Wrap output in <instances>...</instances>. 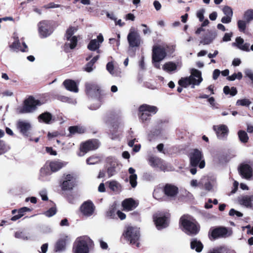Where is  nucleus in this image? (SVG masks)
Here are the masks:
<instances>
[{"label": "nucleus", "instance_id": "f257e3e1", "mask_svg": "<svg viewBox=\"0 0 253 253\" xmlns=\"http://www.w3.org/2000/svg\"><path fill=\"white\" fill-rule=\"evenodd\" d=\"M191 75L189 77L182 78L178 81V84L182 87H186L191 85L192 88H194L195 85H199L203 81L201 72L197 69H191L190 70Z\"/></svg>", "mask_w": 253, "mask_h": 253}, {"label": "nucleus", "instance_id": "f03ea898", "mask_svg": "<svg viewBox=\"0 0 253 253\" xmlns=\"http://www.w3.org/2000/svg\"><path fill=\"white\" fill-rule=\"evenodd\" d=\"M180 224L182 230L188 235H195L199 231V227L197 225L196 221L189 215L182 216L180 218Z\"/></svg>", "mask_w": 253, "mask_h": 253}, {"label": "nucleus", "instance_id": "7ed1b4c3", "mask_svg": "<svg viewBox=\"0 0 253 253\" xmlns=\"http://www.w3.org/2000/svg\"><path fill=\"white\" fill-rule=\"evenodd\" d=\"M167 56L165 48L160 45H154L152 49V62L153 66L157 69H161L160 62Z\"/></svg>", "mask_w": 253, "mask_h": 253}, {"label": "nucleus", "instance_id": "20e7f679", "mask_svg": "<svg viewBox=\"0 0 253 253\" xmlns=\"http://www.w3.org/2000/svg\"><path fill=\"white\" fill-rule=\"evenodd\" d=\"M42 103L40 100L35 99L32 96H30L25 100L23 107L17 108V112L20 114L31 113L35 111L38 106H41Z\"/></svg>", "mask_w": 253, "mask_h": 253}, {"label": "nucleus", "instance_id": "39448f33", "mask_svg": "<svg viewBox=\"0 0 253 253\" xmlns=\"http://www.w3.org/2000/svg\"><path fill=\"white\" fill-rule=\"evenodd\" d=\"M158 109L157 107L147 104H143L139 108V116L142 121H146L150 119L152 115L155 114Z\"/></svg>", "mask_w": 253, "mask_h": 253}, {"label": "nucleus", "instance_id": "423d86ee", "mask_svg": "<svg viewBox=\"0 0 253 253\" xmlns=\"http://www.w3.org/2000/svg\"><path fill=\"white\" fill-rule=\"evenodd\" d=\"M191 165L193 167L198 166L200 169L205 167L204 156L201 151L197 149L192 150L190 153Z\"/></svg>", "mask_w": 253, "mask_h": 253}, {"label": "nucleus", "instance_id": "0eeeda50", "mask_svg": "<svg viewBox=\"0 0 253 253\" xmlns=\"http://www.w3.org/2000/svg\"><path fill=\"white\" fill-rule=\"evenodd\" d=\"M124 235L126 240L132 244H136L138 247L139 243L137 241L139 238V231L137 228L133 227H127L125 230Z\"/></svg>", "mask_w": 253, "mask_h": 253}, {"label": "nucleus", "instance_id": "6e6552de", "mask_svg": "<svg viewBox=\"0 0 253 253\" xmlns=\"http://www.w3.org/2000/svg\"><path fill=\"white\" fill-rule=\"evenodd\" d=\"M91 243L90 239L87 236H83L77 239V246L75 253H88V245Z\"/></svg>", "mask_w": 253, "mask_h": 253}, {"label": "nucleus", "instance_id": "1a4fd4ad", "mask_svg": "<svg viewBox=\"0 0 253 253\" xmlns=\"http://www.w3.org/2000/svg\"><path fill=\"white\" fill-rule=\"evenodd\" d=\"M76 31L77 29L75 27H70L67 30L65 37L69 42H66L65 44L66 50H67L68 47L70 49H74L76 46L77 38L76 36H72Z\"/></svg>", "mask_w": 253, "mask_h": 253}, {"label": "nucleus", "instance_id": "9d476101", "mask_svg": "<svg viewBox=\"0 0 253 253\" xmlns=\"http://www.w3.org/2000/svg\"><path fill=\"white\" fill-rule=\"evenodd\" d=\"M130 47H138L141 43V38L139 33L133 28H131L127 37Z\"/></svg>", "mask_w": 253, "mask_h": 253}, {"label": "nucleus", "instance_id": "9b49d317", "mask_svg": "<svg viewBox=\"0 0 253 253\" xmlns=\"http://www.w3.org/2000/svg\"><path fill=\"white\" fill-rule=\"evenodd\" d=\"M232 234V230L224 227H220L213 229L211 232V236L213 239L227 238Z\"/></svg>", "mask_w": 253, "mask_h": 253}, {"label": "nucleus", "instance_id": "f8f14e48", "mask_svg": "<svg viewBox=\"0 0 253 253\" xmlns=\"http://www.w3.org/2000/svg\"><path fill=\"white\" fill-rule=\"evenodd\" d=\"M75 185V178L73 174H64L63 176V181L61 188L63 190H70Z\"/></svg>", "mask_w": 253, "mask_h": 253}, {"label": "nucleus", "instance_id": "ddd939ff", "mask_svg": "<svg viewBox=\"0 0 253 253\" xmlns=\"http://www.w3.org/2000/svg\"><path fill=\"white\" fill-rule=\"evenodd\" d=\"M95 206L90 201L84 202L80 207V211L83 215L86 217L91 216L94 211Z\"/></svg>", "mask_w": 253, "mask_h": 253}, {"label": "nucleus", "instance_id": "4468645a", "mask_svg": "<svg viewBox=\"0 0 253 253\" xmlns=\"http://www.w3.org/2000/svg\"><path fill=\"white\" fill-rule=\"evenodd\" d=\"M153 219L158 229L166 228L168 225V217L160 213H156Z\"/></svg>", "mask_w": 253, "mask_h": 253}, {"label": "nucleus", "instance_id": "2eb2a0df", "mask_svg": "<svg viewBox=\"0 0 253 253\" xmlns=\"http://www.w3.org/2000/svg\"><path fill=\"white\" fill-rule=\"evenodd\" d=\"M241 176L246 179H250L253 175V169L251 167L247 164H242L238 168Z\"/></svg>", "mask_w": 253, "mask_h": 253}, {"label": "nucleus", "instance_id": "dca6fc26", "mask_svg": "<svg viewBox=\"0 0 253 253\" xmlns=\"http://www.w3.org/2000/svg\"><path fill=\"white\" fill-rule=\"evenodd\" d=\"M213 129L215 131L216 136L219 139L224 140L227 138L229 129L226 125L214 126Z\"/></svg>", "mask_w": 253, "mask_h": 253}, {"label": "nucleus", "instance_id": "f3484780", "mask_svg": "<svg viewBox=\"0 0 253 253\" xmlns=\"http://www.w3.org/2000/svg\"><path fill=\"white\" fill-rule=\"evenodd\" d=\"M99 143L97 140H90L83 143L80 147L82 152L87 153V152L93 150L98 148Z\"/></svg>", "mask_w": 253, "mask_h": 253}, {"label": "nucleus", "instance_id": "a211bd4d", "mask_svg": "<svg viewBox=\"0 0 253 253\" xmlns=\"http://www.w3.org/2000/svg\"><path fill=\"white\" fill-rule=\"evenodd\" d=\"M39 33L41 38H46L49 36L52 31L50 30V26L48 22L43 21L38 24Z\"/></svg>", "mask_w": 253, "mask_h": 253}, {"label": "nucleus", "instance_id": "6ab92c4d", "mask_svg": "<svg viewBox=\"0 0 253 253\" xmlns=\"http://www.w3.org/2000/svg\"><path fill=\"white\" fill-rule=\"evenodd\" d=\"M163 191L165 194L170 200L175 199L178 193V188L170 184L166 185Z\"/></svg>", "mask_w": 253, "mask_h": 253}, {"label": "nucleus", "instance_id": "aec40b11", "mask_svg": "<svg viewBox=\"0 0 253 253\" xmlns=\"http://www.w3.org/2000/svg\"><path fill=\"white\" fill-rule=\"evenodd\" d=\"M149 163L151 167L159 168L161 170L165 171L166 169L165 163L159 158L151 157L149 159Z\"/></svg>", "mask_w": 253, "mask_h": 253}, {"label": "nucleus", "instance_id": "412c9836", "mask_svg": "<svg viewBox=\"0 0 253 253\" xmlns=\"http://www.w3.org/2000/svg\"><path fill=\"white\" fill-rule=\"evenodd\" d=\"M104 41L103 37L102 34H100L97 37V40L93 39L90 41L87 45V48L91 51H95L98 49L100 44Z\"/></svg>", "mask_w": 253, "mask_h": 253}, {"label": "nucleus", "instance_id": "4be33fe9", "mask_svg": "<svg viewBox=\"0 0 253 253\" xmlns=\"http://www.w3.org/2000/svg\"><path fill=\"white\" fill-rule=\"evenodd\" d=\"M67 164V162L58 160L50 162L49 164V167L50 171L52 172H55L65 167Z\"/></svg>", "mask_w": 253, "mask_h": 253}, {"label": "nucleus", "instance_id": "5701e85b", "mask_svg": "<svg viewBox=\"0 0 253 253\" xmlns=\"http://www.w3.org/2000/svg\"><path fill=\"white\" fill-rule=\"evenodd\" d=\"M138 204L132 199H126L122 202V206L124 210L126 211H132L136 208Z\"/></svg>", "mask_w": 253, "mask_h": 253}, {"label": "nucleus", "instance_id": "b1692460", "mask_svg": "<svg viewBox=\"0 0 253 253\" xmlns=\"http://www.w3.org/2000/svg\"><path fill=\"white\" fill-rule=\"evenodd\" d=\"M239 203L240 205L246 208H252L253 207L252 201H253V195H245L239 199Z\"/></svg>", "mask_w": 253, "mask_h": 253}, {"label": "nucleus", "instance_id": "393cba45", "mask_svg": "<svg viewBox=\"0 0 253 253\" xmlns=\"http://www.w3.org/2000/svg\"><path fill=\"white\" fill-rule=\"evenodd\" d=\"M128 171L130 174L129 176V183L132 188H135L137 184V175L135 173V170L133 168L130 167L128 169Z\"/></svg>", "mask_w": 253, "mask_h": 253}, {"label": "nucleus", "instance_id": "a878e982", "mask_svg": "<svg viewBox=\"0 0 253 253\" xmlns=\"http://www.w3.org/2000/svg\"><path fill=\"white\" fill-rule=\"evenodd\" d=\"M17 127L23 134L27 135L28 131L31 128V125L27 122L20 121L17 123Z\"/></svg>", "mask_w": 253, "mask_h": 253}, {"label": "nucleus", "instance_id": "bb28decb", "mask_svg": "<svg viewBox=\"0 0 253 253\" xmlns=\"http://www.w3.org/2000/svg\"><path fill=\"white\" fill-rule=\"evenodd\" d=\"M244 40L241 37H238L236 39V42L233 43V45H236L239 49L249 51L250 44L248 43H244Z\"/></svg>", "mask_w": 253, "mask_h": 253}, {"label": "nucleus", "instance_id": "cd10ccee", "mask_svg": "<svg viewBox=\"0 0 253 253\" xmlns=\"http://www.w3.org/2000/svg\"><path fill=\"white\" fill-rule=\"evenodd\" d=\"M65 88L71 91L77 92L78 88L75 81L71 80H66L63 83Z\"/></svg>", "mask_w": 253, "mask_h": 253}, {"label": "nucleus", "instance_id": "c85d7f7f", "mask_svg": "<svg viewBox=\"0 0 253 253\" xmlns=\"http://www.w3.org/2000/svg\"><path fill=\"white\" fill-rule=\"evenodd\" d=\"M108 163H110V166L108 168L107 173L109 176L111 177L115 174V169L118 164L116 160L114 158L108 159Z\"/></svg>", "mask_w": 253, "mask_h": 253}, {"label": "nucleus", "instance_id": "c756f323", "mask_svg": "<svg viewBox=\"0 0 253 253\" xmlns=\"http://www.w3.org/2000/svg\"><path fill=\"white\" fill-rule=\"evenodd\" d=\"M217 34L216 32H211L206 36L203 40L200 41V43L204 45L209 44L216 38Z\"/></svg>", "mask_w": 253, "mask_h": 253}, {"label": "nucleus", "instance_id": "7c9ffc66", "mask_svg": "<svg viewBox=\"0 0 253 253\" xmlns=\"http://www.w3.org/2000/svg\"><path fill=\"white\" fill-rule=\"evenodd\" d=\"M23 45L25 49L22 48L20 46V43L19 42L18 38H17L15 41L11 44L9 47L11 50L13 51H17V50H21L22 52H25L26 49L27 48V46L25 42L23 43Z\"/></svg>", "mask_w": 253, "mask_h": 253}, {"label": "nucleus", "instance_id": "2f4dec72", "mask_svg": "<svg viewBox=\"0 0 253 253\" xmlns=\"http://www.w3.org/2000/svg\"><path fill=\"white\" fill-rule=\"evenodd\" d=\"M52 115L49 112L42 113L38 117L39 121L45 124H49L52 120Z\"/></svg>", "mask_w": 253, "mask_h": 253}, {"label": "nucleus", "instance_id": "473e14b6", "mask_svg": "<svg viewBox=\"0 0 253 253\" xmlns=\"http://www.w3.org/2000/svg\"><path fill=\"white\" fill-rule=\"evenodd\" d=\"M51 171L49 169L48 166H44L40 170V178L42 180H48L47 176L50 175Z\"/></svg>", "mask_w": 253, "mask_h": 253}, {"label": "nucleus", "instance_id": "72a5a7b5", "mask_svg": "<svg viewBox=\"0 0 253 253\" xmlns=\"http://www.w3.org/2000/svg\"><path fill=\"white\" fill-rule=\"evenodd\" d=\"M177 65L172 62H166L162 67V69L167 72H171L174 71L177 69Z\"/></svg>", "mask_w": 253, "mask_h": 253}, {"label": "nucleus", "instance_id": "f704fd0d", "mask_svg": "<svg viewBox=\"0 0 253 253\" xmlns=\"http://www.w3.org/2000/svg\"><path fill=\"white\" fill-rule=\"evenodd\" d=\"M191 248L193 250H195L197 252H200L203 248V246L200 241L194 239L191 242Z\"/></svg>", "mask_w": 253, "mask_h": 253}, {"label": "nucleus", "instance_id": "c9c22d12", "mask_svg": "<svg viewBox=\"0 0 253 253\" xmlns=\"http://www.w3.org/2000/svg\"><path fill=\"white\" fill-rule=\"evenodd\" d=\"M66 246V239H61L59 240L55 247V252H61L63 251L65 249Z\"/></svg>", "mask_w": 253, "mask_h": 253}, {"label": "nucleus", "instance_id": "e433bc0d", "mask_svg": "<svg viewBox=\"0 0 253 253\" xmlns=\"http://www.w3.org/2000/svg\"><path fill=\"white\" fill-rule=\"evenodd\" d=\"M212 253H236V252L225 247H218L213 249Z\"/></svg>", "mask_w": 253, "mask_h": 253}, {"label": "nucleus", "instance_id": "4c0bfd02", "mask_svg": "<svg viewBox=\"0 0 253 253\" xmlns=\"http://www.w3.org/2000/svg\"><path fill=\"white\" fill-rule=\"evenodd\" d=\"M117 211L116 205L114 204L109 207L108 211L106 212V216L111 218H114L116 216V212H117Z\"/></svg>", "mask_w": 253, "mask_h": 253}, {"label": "nucleus", "instance_id": "58836bf2", "mask_svg": "<svg viewBox=\"0 0 253 253\" xmlns=\"http://www.w3.org/2000/svg\"><path fill=\"white\" fill-rule=\"evenodd\" d=\"M69 131L71 134L82 133L84 131V128L78 126H70L69 128Z\"/></svg>", "mask_w": 253, "mask_h": 253}, {"label": "nucleus", "instance_id": "ea45409f", "mask_svg": "<svg viewBox=\"0 0 253 253\" xmlns=\"http://www.w3.org/2000/svg\"><path fill=\"white\" fill-rule=\"evenodd\" d=\"M109 188L113 191L118 192L121 190V186L116 181H111L109 182Z\"/></svg>", "mask_w": 253, "mask_h": 253}, {"label": "nucleus", "instance_id": "a19ab883", "mask_svg": "<svg viewBox=\"0 0 253 253\" xmlns=\"http://www.w3.org/2000/svg\"><path fill=\"white\" fill-rule=\"evenodd\" d=\"M238 137L242 143H247L249 140V137L246 131L244 130H239L238 132Z\"/></svg>", "mask_w": 253, "mask_h": 253}, {"label": "nucleus", "instance_id": "79ce46f5", "mask_svg": "<svg viewBox=\"0 0 253 253\" xmlns=\"http://www.w3.org/2000/svg\"><path fill=\"white\" fill-rule=\"evenodd\" d=\"M244 18L248 23L253 20V9H249L245 11Z\"/></svg>", "mask_w": 253, "mask_h": 253}, {"label": "nucleus", "instance_id": "37998d69", "mask_svg": "<svg viewBox=\"0 0 253 253\" xmlns=\"http://www.w3.org/2000/svg\"><path fill=\"white\" fill-rule=\"evenodd\" d=\"M251 104V102L249 99L244 98L238 100L236 102V105L242 106H249Z\"/></svg>", "mask_w": 253, "mask_h": 253}, {"label": "nucleus", "instance_id": "c03bdc74", "mask_svg": "<svg viewBox=\"0 0 253 253\" xmlns=\"http://www.w3.org/2000/svg\"><path fill=\"white\" fill-rule=\"evenodd\" d=\"M100 158L97 156H91L86 160L88 165H94L100 161Z\"/></svg>", "mask_w": 253, "mask_h": 253}, {"label": "nucleus", "instance_id": "a18cd8bd", "mask_svg": "<svg viewBox=\"0 0 253 253\" xmlns=\"http://www.w3.org/2000/svg\"><path fill=\"white\" fill-rule=\"evenodd\" d=\"M107 70L113 76H116L117 73L114 70V66L112 62H108L106 65Z\"/></svg>", "mask_w": 253, "mask_h": 253}, {"label": "nucleus", "instance_id": "49530a36", "mask_svg": "<svg viewBox=\"0 0 253 253\" xmlns=\"http://www.w3.org/2000/svg\"><path fill=\"white\" fill-rule=\"evenodd\" d=\"M248 22L245 20H240L238 21V27L240 31L244 32L245 30L246 27V24Z\"/></svg>", "mask_w": 253, "mask_h": 253}, {"label": "nucleus", "instance_id": "de8ad7c7", "mask_svg": "<svg viewBox=\"0 0 253 253\" xmlns=\"http://www.w3.org/2000/svg\"><path fill=\"white\" fill-rule=\"evenodd\" d=\"M222 11L223 13L225 15V16H230L231 17H232L233 11L230 7L228 6H225L223 7Z\"/></svg>", "mask_w": 253, "mask_h": 253}, {"label": "nucleus", "instance_id": "09e8293b", "mask_svg": "<svg viewBox=\"0 0 253 253\" xmlns=\"http://www.w3.org/2000/svg\"><path fill=\"white\" fill-rule=\"evenodd\" d=\"M86 89L88 93H89L92 90H98V87L92 84H86Z\"/></svg>", "mask_w": 253, "mask_h": 253}, {"label": "nucleus", "instance_id": "8fccbe9b", "mask_svg": "<svg viewBox=\"0 0 253 253\" xmlns=\"http://www.w3.org/2000/svg\"><path fill=\"white\" fill-rule=\"evenodd\" d=\"M246 77L249 78L253 82V71L250 69H246L244 70Z\"/></svg>", "mask_w": 253, "mask_h": 253}, {"label": "nucleus", "instance_id": "3c124183", "mask_svg": "<svg viewBox=\"0 0 253 253\" xmlns=\"http://www.w3.org/2000/svg\"><path fill=\"white\" fill-rule=\"evenodd\" d=\"M56 212L55 208H51L44 212V215L47 217H51L54 215Z\"/></svg>", "mask_w": 253, "mask_h": 253}, {"label": "nucleus", "instance_id": "603ef678", "mask_svg": "<svg viewBox=\"0 0 253 253\" xmlns=\"http://www.w3.org/2000/svg\"><path fill=\"white\" fill-rule=\"evenodd\" d=\"M30 211H31L30 209H29L27 207H24L21 208L20 209H19L18 211H17V212H18V214L19 216H20V217H21L22 216H23L24 215V214L25 212Z\"/></svg>", "mask_w": 253, "mask_h": 253}, {"label": "nucleus", "instance_id": "864d4df0", "mask_svg": "<svg viewBox=\"0 0 253 253\" xmlns=\"http://www.w3.org/2000/svg\"><path fill=\"white\" fill-rule=\"evenodd\" d=\"M214 185V182L213 181H212L211 182L209 181L205 183V188L207 190L211 191Z\"/></svg>", "mask_w": 253, "mask_h": 253}, {"label": "nucleus", "instance_id": "5fc2aeb1", "mask_svg": "<svg viewBox=\"0 0 253 253\" xmlns=\"http://www.w3.org/2000/svg\"><path fill=\"white\" fill-rule=\"evenodd\" d=\"M205 10L204 9H200L197 12V17L199 18L200 21L202 22L204 19V14Z\"/></svg>", "mask_w": 253, "mask_h": 253}, {"label": "nucleus", "instance_id": "6e6d98bb", "mask_svg": "<svg viewBox=\"0 0 253 253\" xmlns=\"http://www.w3.org/2000/svg\"><path fill=\"white\" fill-rule=\"evenodd\" d=\"M60 7V5H59V4H55L53 2H50V3H48V4L44 5L43 7L45 9H48V8H58V7Z\"/></svg>", "mask_w": 253, "mask_h": 253}, {"label": "nucleus", "instance_id": "4d7b16f0", "mask_svg": "<svg viewBox=\"0 0 253 253\" xmlns=\"http://www.w3.org/2000/svg\"><path fill=\"white\" fill-rule=\"evenodd\" d=\"M40 195L43 201H47L48 197L47 196V191L46 190H42L40 192Z\"/></svg>", "mask_w": 253, "mask_h": 253}, {"label": "nucleus", "instance_id": "13d9d810", "mask_svg": "<svg viewBox=\"0 0 253 253\" xmlns=\"http://www.w3.org/2000/svg\"><path fill=\"white\" fill-rule=\"evenodd\" d=\"M232 17L228 16H225L221 18V21L224 24H228L231 22Z\"/></svg>", "mask_w": 253, "mask_h": 253}, {"label": "nucleus", "instance_id": "bf43d9fd", "mask_svg": "<svg viewBox=\"0 0 253 253\" xmlns=\"http://www.w3.org/2000/svg\"><path fill=\"white\" fill-rule=\"evenodd\" d=\"M15 237L17 238L22 239L24 240H27L28 238L22 232H16L15 234Z\"/></svg>", "mask_w": 253, "mask_h": 253}, {"label": "nucleus", "instance_id": "052dcab7", "mask_svg": "<svg viewBox=\"0 0 253 253\" xmlns=\"http://www.w3.org/2000/svg\"><path fill=\"white\" fill-rule=\"evenodd\" d=\"M232 36V33H225L223 37L222 41L223 42H228L231 40V38Z\"/></svg>", "mask_w": 253, "mask_h": 253}, {"label": "nucleus", "instance_id": "680f3d73", "mask_svg": "<svg viewBox=\"0 0 253 253\" xmlns=\"http://www.w3.org/2000/svg\"><path fill=\"white\" fill-rule=\"evenodd\" d=\"M93 66V64L92 63H91L90 62H88L86 65V67L85 68V71L87 72H91L93 70V68L92 67Z\"/></svg>", "mask_w": 253, "mask_h": 253}, {"label": "nucleus", "instance_id": "e2e57ef3", "mask_svg": "<svg viewBox=\"0 0 253 253\" xmlns=\"http://www.w3.org/2000/svg\"><path fill=\"white\" fill-rule=\"evenodd\" d=\"M220 74V71L218 69H215L213 72V80H216Z\"/></svg>", "mask_w": 253, "mask_h": 253}, {"label": "nucleus", "instance_id": "0e129e2a", "mask_svg": "<svg viewBox=\"0 0 253 253\" xmlns=\"http://www.w3.org/2000/svg\"><path fill=\"white\" fill-rule=\"evenodd\" d=\"M106 15L108 18H110V19L114 21L115 22L117 20V17H116V15L113 13H108L107 12L106 14Z\"/></svg>", "mask_w": 253, "mask_h": 253}, {"label": "nucleus", "instance_id": "69168bd1", "mask_svg": "<svg viewBox=\"0 0 253 253\" xmlns=\"http://www.w3.org/2000/svg\"><path fill=\"white\" fill-rule=\"evenodd\" d=\"M117 214L118 217L121 220L125 219L126 217V214L124 213L121 211H117Z\"/></svg>", "mask_w": 253, "mask_h": 253}, {"label": "nucleus", "instance_id": "338daca9", "mask_svg": "<svg viewBox=\"0 0 253 253\" xmlns=\"http://www.w3.org/2000/svg\"><path fill=\"white\" fill-rule=\"evenodd\" d=\"M153 4L156 10H159L161 8V4L158 1L155 0Z\"/></svg>", "mask_w": 253, "mask_h": 253}, {"label": "nucleus", "instance_id": "774afa93", "mask_svg": "<svg viewBox=\"0 0 253 253\" xmlns=\"http://www.w3.org/2000/svg\"><path fill=\"white\" fill-rule=\"evenodd\" d=\"M8 149V148H6L4 145H2L0 143V155L6 152Z\"/></svg>", "mask_w": 253, "mask_h": 253}]
</instances>
